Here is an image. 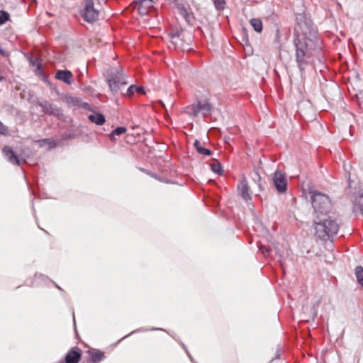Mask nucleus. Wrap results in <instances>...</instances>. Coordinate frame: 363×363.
Wrapping results in <instances>:
<instances>
[{
	"label": "nucleus",
	"instance_id": "nucleus-9",
	"mask_svg": "<svg viewBox=\"0 0 363 363\" xmlns=\"http://www.w3.org/2000/svg\"><path fill=\"white\" fill-rule=\"evenodd\" d=\"M273 182L276 189L279 193H283L286 191L287 183L285 174L280 170H277L273 176Z\"/></svg>",
	"mask_w": 363,
	"mask_h": 363
},
{
	"label": "nucleus",
	"instance_id": "nucleus-25",
	"mask_svg": "<svg viewBox=\"0 0 363 363\" xmlns=\"http://www.w3.org/2000/svg\"><path fill=\"white\" fill-rule=\"evenodd\" d=\"M10 15L5 11H0V26L4 24L9 20Z\"/></svg>",
	"mask_w": 363,
	"mask_h": 363
},
{
	"label": "nucleus",
	"instance_id": "nucleus-26",
	"mask_svg": "<svg viewBox=\"0 0 363 363\" xmlns=\"http://www.w3.org/2000/svg\"><path fill=\"white\" fill-rule=\"evenodd\" d=\"M214 6L217 10H223L225 6V0H214Z\"/></svg>",
	"mask_w": 363,
	"mask_h": 363
},
{
	"label": "nucleus",
	"instance_id": "nucleus-14",
	"mask_svg": "<svg viewBox=\"0 0 363 363\" xmlns=\"http://www.w3.org/2000/svg\"><path fill=\"white\" fill-rule=\"evenodd\" d=\"M38 105L42 108L44 113L55 115L58 112V110L48 101H40L38 102Z\"/></svg>",
	"mask_w": 363,
	"mask_h": 363
},
{
	"label": "nucleus",
	"instance_id": "nucleus-3",
	"mask_svg": "<svg viewBox=\"0 0 363 363\" xmlns=\"http://www.w3.org/2000/svg\"><path fill=\"white\" fill-rule=\"evenodd\" d=\"M127 78L121 67L110 69L106 77L110 91L114 95L121 92L122 88L128 84Z\"/></svg>",
	"mask_w": 363,
	"mask_h": 363
},
{
	"label": "nucleus",
	"instance_id": "nucleus-31",
	"mask_svg": "<svg viewBox=\"0 0 363 363\" xmlns=\"http://www.w3.org/2000/svg\"><path fill=\"white\" fill-rule=\"evenodd\" d=\"M135 91L139 94H145V89L143 86H136Z\"/></svg>",
	"mask_w": 363,
	"mask_h": 363
},
{
	"label": "nucleus",
	"instance_id": "nucleus-11",
	"mask_svg": "<svg viewBox=\"0 0 363 363\" xmlns=\"http://www.w3.org/2000/svg\"><path fill=\"white\" fill-rule=\"evenodd\" d=\"M298 112L303 117L311 118L313 116L312 105L308 101H302L298 104Z\"/></svg>",
	"mask_w": 363,
	"mask_h": 363
},
{
	"label": "nucleus",
	"instance_id": "nucleus-4",
	"mask_svg": "<svg viewBox=\"0 0 363 363\" xmlns=\"http://www.w3.org/2000/svg\"><path fill=\"white\" fill-rule=\"evenodd\" d=\"M310 194L315 217L316 216H322L328 215L332 206L329 197L316 191H311Z\"/></svg>",
	"mask_w": 363,
	"mask_h": 363
},
{
	"label": "nucleus",
	"instance_id": "nucleus-27",
	"mask_svg": "<svg viewBox=\"0 0 363 363\" xmlns=\"http://www.w3.org/2000/svg\"><path fill=\"white\" fill-rule=\"evenodd\" d=\"M136 85H130L128 89L126 90L125 94H123V95L131 96L135 91Z\"/></svg>",
	"mask_w": 363,
	"mask_h": 363
},
{
	"label": "nucleus",
	"instance_id": "nucleus-17",
	"mask_svg": "<svg viewBox=\"0 0 363 363\" xmlns=\"http://www.w3.org/2000/svg\"><path fill=\"white\" fill-rule=\"evenodd\" d=\"M196 151L201 154L204 155H211V151L208 149L205 148L201 143L198 140H196L194 144Z\"/></svg>",
	"mask_w": 363,
	"mask_h": 363
},
{
	"label": "nucleus",
	"instance_id": "nucleus-30",
	"mask_svg": "<svg viewBox=\"0 0 363 363\" xmlns=\"http://www.w3.org/2000/svg\"><path fill=\"white\" fill-rule=\"evenodd\" d=\"M8 133L7 128L0 121V135H6Z\"/></svg>",
	"mask_w": 363,
	"mask_h": 363
},
{
	"label": "nucleus",
	"instance_id": "nucleus-16",
	"mask_svg": "<svg viewBox=\"0 0 363 363\" xmlns=\"http://www.w3.org/2000/svg\"><path fill=\"white\" fill-rule=\"evenodd\" d=\"M89 120L99 125H103L106 121L104 116L102 113L94 112L89 115Z\"/></svg>",
	"mask_w": 363,
	"mask_h": 363
},
{
	"label": "nucleus",
	"instance_id": "nucleus-34",
	"mask_svg": "<svg viewBox=\"0 0 363 363\" xmlns=\"http://www.w3.org/2000/svg\"><path fill=\"white\" fill-rule=\"evenodd\" d=\"M257 177H258V179L259 181L261 178H260V176L258 174H257Z\"/></svg>",
	"mask_w": 363,
	"mask_h": 363
},
{
	"label": "nucleus",
	"instance_id": "nucleus-23",
	"mask_svg": "<svg viewBox=\"0 0 363 363\" xmlns=\"http://www.w3.org/2000/svg\"><path fill=\"white\" fill-rule=\"evenodd\" d=\"M211 169L213 172L217 173L219 175L223 174V167L221 166V164L218 162L216 164H214V163L211 164Z\"/></svg>",
	"mask_w": 363,
	"mask_h": 363
},
{
	"label": "nucleus",
	"instance_id": "nucleus-2",
	"mask_svg": "<svg viewBox=\"0 0 363 363\" xmlns=\"http://www.w3.org/2000/svg\"><path fill=\"white\" fill-rule=\"evenodd\" d=\"M313 227L315 235L323 240H332L339 230V224L335 218L328 215L316 216Z\"/></svg>",
	"mask_w": 363,
	"mask_h": 363
},
{
	"label": "nucleus",
	"instance_id": "nucleus-15",
	"mask_svg": "<svg viewBox=\"0 0 363 363\" xmlns=\"http://www.w3.org/2000/svg\"><path fill=\"white\" fill-rule=\"evenodd\" d=\"M134 3L141 13H146L147 10L153 6L152 0H134Z\"/></svg>",
	"mask_w": 363,
	"mask_h": 363
},
{
	"label": "nucleus",
	"instance_id": "nucleus-5",
	"mask_svg": "<svg viewBox=\"0 0 363 363\" xmlns=\"http://www.w3.org/2000/svg\"><path fill=\"white\" fill-rule=\"evenodd\" d=\"M171 39V43L174 45L175 48H179L183 50L189 49L192 36L191 34L184 30H177L169 34Z\"/></svg>",
	"mask_w": 363,
	"mask_h": 363
},
{
	"label": "nucleus",
	"instance_id": "nucleus-29",
	"mask_svg": "<svg viewBox=\"0 0 363 363\" xmlns=\"http://www.w3.org/2000/svg\"><path fill=\"white\" fill-rule=\"evenodd\" d=\"M357 98L359 107L363 109V91H360L359 94H357Z\"/></svg>",
	"mask_w": 363,
	"mask_h": 363
},
{
	"label": "nucleus",
	"instance_id": "nucleus-18",
	"mask_svg": "<svg viewBox=\"0 0 363 363\" xmlns=\"http://www.w3.org/2000/svg\"><path fill=\"white\" fill-rule=\"evenodd\" d=\"M127 129L125 127H117L108 135L111 140H115L116 136H120L126 132Z\"/></svg>",
	"mask_w": 363,
	"mask_h": 363
},
{
	"label": "nucleus",
	"instance_id": "nucleus-19",
	"mask_svg": "<svg viewBox=\"0 0 363 363\" xmlns=\"http://www.w3.org/2000/svg\"><path fill=\"white\" fill-rule=\"evenodd\" d=\"M250 25L257 33H260L262 30V22L259 18H252L250 20Z\"/></svg>",
	"mask_w": 363,
	"mask_h": 363
},
{
	"label": "nucleus",
	"instance_id": "nucleus-8",
	"mask_svg": "<svg viewBox=\"0 0 363 363\" xmlns=\"http://www.w3.org/2000/svg\"><path fill=\"white\" fill-rule=\"evenodd\" d=\"M2 152L7 160L13 164L19 166L22 162H26V159L23 154L18 156L9 146L4 147Z\"/></svg>",
	"mask_w": 363,
	"mask_h": 363
},
{
	"label": "nucleus",
	"instance_id": "nucleus-1",
	"mask_svg": "<svg viewBox=\"0 0 363 363\" xmlns=\"http://www.w3.org/2000/svg\"><path fill=\"white\" fill-rule=\"evenodd\" d=\"M295 30L298 33L294 40L295 60L300 72H303L312 60L313 51L320 48L318 31L311 21H306L298 22Z\"/></svg>",
	"mask_w": 363,
	"mask_h": 363
},
{
	"label": "nucleus",
	"instance_id": "nucleus-7",
	"mask_svg": "<svg viewBox=\"0 0 363 363\" xmlns=\"http://www.w3.org/2000/svg\"><path fill=\"white\" fill-rule=\"evenodd\" d=\"M82 16L88 23L95 22L99 19V11L94 7L93 0H86Z\"/></svg>",
	"mask_w": 363,
	"mask_h": 363
},
{
	"label": "nucleus",
	"instance_id": "nucleus-35",
	"mask_svg": "<svg viewBox=\"0 0 363 363\" xmlns=\"http://www.w3.org/2000/svg\"><path fill=\"white\" fill-rule=\"evenodd\" d=\"M3 79V77L0 76V81Z\"/></svg>",
	"mask_w": 363,
	"mask_h": 363
},
{
	"label": "nucleus",
	"instance_id": "nucleus-33",
	"mask_svg": "<svg viewBox=\"0 0 363 363\" xmlns=\"http://www.w3.org/2000/svg\"><path fill=\"white\" fill-rule=\"evenodd\" d=\"M72 137V135H69L65 136L64 138H65V140H68V139L71 138Z\"/></svg>",
	"mask_w": 363,
	"mask_h": 363
},
{
	"label": "nucleus",
	"instance_id": "nucleus-20",
	"mask_svg": "<svg viewBox=\"0 0 363 363\" xmlns=\"http://www.w3.org/2000/svg\"><path fill=\"white\" fill-rule=\"evenodd\" d=\"M354 274L357 282L363 287V267L362 266H357L355 268Z\"/></svg>",
	"mask_w": 363,
	"mask_h": 363
},
{
	"label": "nucleus",
	"instance_id": "nucleus-24",
	"mask_svg": "<svg viewBox=\"0 0 363 363\" xmlns=\"http://www.w3.org/2000/svg\"><path fill=\"white\" fill-rule=\"evenodd\" d=\"M174 5L177 8L181 16L183 17H184V16H187L188 11L184 4H180L178 1L177 4H174Z\"/></svg>",
	"mask_w": 363,
	"mask_h": 363
},
{
	"label": "nucleus",
	"instance_id": "nucleus-6",
	"mask_svg": "<svg viewBox=\"0 0 363 363\" xmlns=\"http://www.w3.org/2000/svg\"><path fill=\"white\" fill-rule=\"evenodd\" d=\"M212 111L211 105L206 101L198 100L191 107L186 108V112L194 116H197L199 113H201L203 117L206 118L211 115Z\"/></svg>",
	"mask_w": 363,
	"mask_h": 363
},
{
	"label": "nucleus",
	"instance_id": "nucleus-10",
	"mask_svg": "<svg viewBox=\"0 0 363 363\" xmlns=\"http://www.w3.org/2000/svg\"><path fill=\"white\" fill-rule=\"evenodd\" d=\"M82 357V351L77 347H72L65 355V359L58 363H78Z\"/></svg>",
	"mask_w": 363,
	"mask_h": 363
},
{
	"label": "nucleus",
	"instance_id": "nucleus-13",
	"mask_svg": "<svg viewBox=\"0 0 363 363\" xmlns=\"http://www.w3.org/2000/svg\"><path fill=\"white\" fill-rule=\"evenodd\" d=\"M55 78L67 84H71L73 81V74L69 70H57L55 74Z\"/></svg>",
	"mask_w": 363,
	"mask_h": 363
},
{
	"label": "nucleus",
	"instance_id": "nucleus-22",
	"mask_svg": "<svg viewBox=\"0 0 363 363\" xmlns=\"http://www.w3.org/2000/svg\"><path fill=\"white\" fill-rule=\"evenodd\" d=\"M91 358L94 363H98L104 358V354L101 352H93L91 355Z\"/></svg>",
	"mask_w": 363,
	"mask_h": 363
},
{
	"label": "nucleus",
	"instance_id": "nucleus-12",
	"mask_svg": "<svg viewBox=\"0 0 363 363\" xmlns=\"http://www.w3.org/2000/svg\"><path fill=\"white\" fill-rule=\"evenodd\" d=\"M238 190L240 195L245 200L251 199V195L250 193V187L247 184V182L245 177H243L238 185Z\"/></svg>",
	"mask_w": 363,
	"mask_h": 363
},
{
	"label": "nucleus",
	"instance_id": "nucleus-32",
	"mask_svg": "<svg viewBox=\"0 0 363 363\" xmlns=\"http://www.w3.org/2000/svg\"><path fill=\"white\" fill-rule=\"evenodd\" d=\"M184 18H185V20L187 22H190L191 21V14L188 12L187 13V16H184Z\"/></svg>",
	"mask_w": 363,
	"mask_h": 363
},
{
	"label": "nucleus",
	"instance_id": "nucleus-21",
	"mask_svg": "<svg viewBox=\"0 0 363 363\" xmlns=\"http://www.w3.org/2000/svg\"><path fill=\"white\" fill-rule=\"evenodd\" d=\"M354 208H358L363 216V194L356 197L354 201Z\"/></svg>",
	"mask_w": 363,
	"mask_h": 363
},
{
	"label": "nucleus",
	"instance_id": "nucleus-28",
	"mask_svg": "<svg viewBox=\"0 0 363 363\" xmlns=\"http://www.w3.org/2000/svg\"><path fill=\"white\" fill-rule=\"evenodd\" d=\"M30 62L32 64L33 66L36 67V69L38 71L41 72V66L40 62H39V60L38 58H35L34 60L30 59Z\"/></svg>",
	"mask_w": 363,
	"mask_h": 363
}]
</instances>
